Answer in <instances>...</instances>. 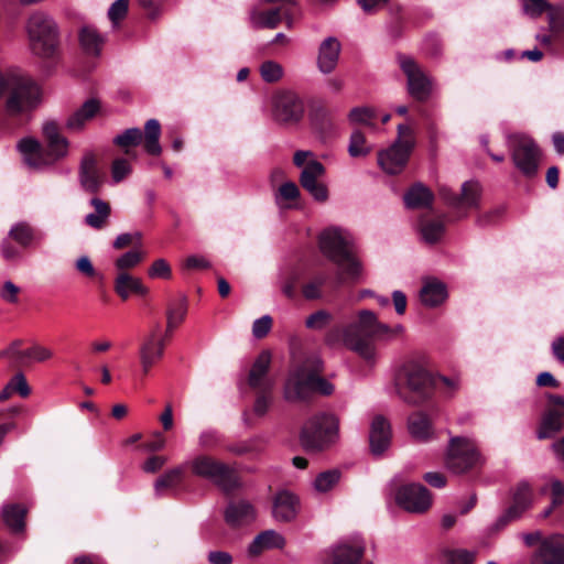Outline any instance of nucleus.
<instances>
[{"instance_id": "1", "label": "nucleus", "mask_w": 564, "mask_h": 564, "mask_svg": "<svg viewBox=\"0 0 564 564\" xmlns=\"http://www.w3.org/2000/svg\"><path fill=\"white\" fill-rule=\"evenodd\" d=\"M403 332L404 327L401 324L389 326L379 322L373 312L362 310L358 312L356 321L329 330L325 336V343L329 346L341 343L367 364L372 365L378 358L375 340H392Z\"/></svg>"}, {"instance_id": "2", "label": "nucleus", "mask_w": 564, "mask_h": 564, "mask_svg": "<svg viewBox=\"0 0 564 564\" xmlns=\"http://www.w3.org/2000/svg\"><path fill=\"white\" fill-rule=\"evenodd\" d=\"M4 94H8L6 107L10 116L29 113L41 102L40 87L13 70H0V97Z\"/></svg>"}, {"instance_id": "3", "label": "nucleus", "mask_w": 564, "mask_h": 564, "mask_svg": "<svg viewBox=\"0 0 564 564\" xmlns=\"http://www.w3.org/2000/svg\"><path fill=\"white\" fill-rule=\"evenodd\" d=\"M394 386L398 395L406 403L420 404L431 398L436 380L423 365L408 360L397 370Z\"/></svg>"}, {"instance_id": "4", "label": "nucleus", "mask_w": 564, "mask_h": 564, "mask_svg": "<svg viewBox=\"0 0 564 564\" xmlns=\"http://www.w3.org/2000/svg\"><path fill=\"white\" fill-rule=\"evenodd\" d=\"M31 52L42 58L54 56L58 46V25L52 15L36 10L25 23Z\"/></svg>"}, {"instance_id": "5", "label": "nucleus", "mask_w": 564, "mask_h": 564, "mask_svg": "<svg viewBox=\"0 0 564 564\" xmlns=\"http://www.w3.org/2000/svg\"><path fill=\"white\" fill-rule=\"evenodd\" d=\"M338 440L339 419L327 412H321L307 419L300 434L301 444L308 452L327 449Z\"/></svg>"}, {"instance_id": "6", "label": "nucleus", "mask_w": 564, "mask_h": 564, "mask_svg": "<svg viewBox=\"0 0 564 564\" xmlns=\"http://www.w3.org/2000/svg\"><path fill=\"white\" fill-rule=\"evenodd\" d=\"M444 463L451 473L463 475L481 467L485 458L471 438L453 436L448 441Z\"/></svg>"}, {"instance_id": "7", "label": "nucleus", "mask_w": 564, "mask_h": 564, "mask_svg": "<svg viewBox=\"0 0 564 564\" xmlns=\"http://www.w3.org/2000/svg\"><path fill=\"white\" fill-rule=\"evenodd\" d=\"M189 467L195 476L212 481L224 491H231L239 485L236 471L212 456L198 455L189 462Z\"/></svg>"}, {"instance_id": "8", "label": "nucleus", "mask_w": 564, "mask_h": 564, "mask_svg": "<svg viewBox=\"0 0 564 564\" xmlns=\"http://www.w3.org/2000/svg\"><path fill=\"white\" fill-rule=\"evenodd\" d=\"M398 139L387 150L378 153V164L388 174H399L405 167L414 147L412 131L406 124L398 126Z\"/></svg>"}, {"instance_id": "9", "label": "nucleus", "mask_w": 564, "mask_h": 564, "mask_svg": "<svg viewBox=\"0 0 564 564\" xmlns=\"http://www.w3.org/2000/svg\"><path fill=\"white\" fill-rule=\"evenodd\" d=\"M161 126L156 119H149L144 126V134L139 128L126 129L122 133L113 138V143L121 147L129 154V147L139 145L143 141L144 150L151 155H160L162 148L160 145Z\"/></svg>"}, {"instance_id": "10", "label": "nucleus", "mask_w": 564, "mask_h": 564, "mask_svg": "<svg viewBox=\"0 0 564 564\" xmlns=\"http://www.w3.org/2000/svg\"><path fill=\"white\" fill-rule=\"evenodd\" d=\"M398 62L400 68L406 76L409 95L417 101L427 100L432 94V79L412 57L399 55Z\"/></svg>"}, {"instance_id": "11", "label": "nucleus", "mask_w": 564, "mask_h": 564, "mask_svg": "<svg viewBox=\"0 0 564 564\" xmlns=\"http://www.w3.org/2000/svg\"><path fill=\"white\" fill-rule=\"evenodd\" d=\"M510 147L516 167L525 177H534L539 169L540 151L533 140L523 135L514 137Z\"/></svg>"}, {"instance_id": "12", "label": "nucleus", "mask_w": 564, "mask_h": 564, "mask_svg": "<svg viewBox=\"0 0 564 564\" xmlns=\"http://www.w3.org/2000/svg\"><path fill=\"white\" fill-rule=\"evenodd\" d=\"M312 391L329 395L334 391V386L317 373H311L305 378L295 375L290 377L285 383L284 398L288 401L304 400Z\"/></svg>"}, {"instance_id": "13", "label": "nucleus", "mask_w": 564, "mask_h": 564, "mask_svg": "<svg viewBox=\"0 0 564 564\" xmlns=\"http://www.w3.org/2000/svg\"><path fill=\"white\" fill-rule=\"evenodd\" d=\"M511 505L506 511L497 519L495 523L496 530H501L510 522H513L522 517L533 503V489L531 485L525 481H519L510 490Z\"/></svg>"}, {"instance_id": "14", "label": "nucleus", "mask_w": 564, "mask_h": 564, "mask_svg": "<svg viewBox=\"0 0 564 564\" xmlns=\"http://www.w3.org/2000/svg\"><path fill=\"white\" fill-rule=\"evenodd\" d=\"M305 112L301 97L292 90H281L272 97L273 118L282 123L299 122Z\"/></svg>"}, {"instance_id": "15", "label": "nucleus", "mask_w": 564, "mask_h": 564, "mask_svg": "<svg viewBox=\"0 0 564 564\" xmlns=\"http://www.w3.org/2000/svg\"><path fill=\"white\" fill-rule=\"evenodd\" d=\"M165 339L160 336V324L142 338L139 347L141 370L147 376L152 367L164 356Z\"/></svg>"}, {"instance_id": "16", "label": "nucleus", "mask_w": 564, "mask_h": 564, "mask_svg": "<svg viewBox=\"0 0 564 564\" xmlns=\"http://www.w3.org/2000/svg\"><path fill=\"white\" fill-rule=\"evenodd\" d=\"M395 499L401 508L412 513H423L432 505L429 489L420 484H410L401 487L397 492Z\"/></svg>"}, {"instance_id": "17", "label": "nucleus", "mask_w": 564, "mask_h": 564, "mask_svg": "<svg viewBox=\"0 0 564 564\" xmlns=\"http://www.w3.org/2000/svg\"><path fill=\"white\" fill-rule=\"evenodd\" d=\"M318 242L322 253L330 261L337 260L338 257L352 249L350 235L339 228L325 229L319 235Z\"/></svg>"}, {"instance_id": "18", "label": "nucleus", "mask_w": 564, "mask_h": 564, "mask_svg": "<svg viewBox=\"0 0 564 564\" xmlns=\"http://www.w3.org/2000/svg\"><path fill=\"white\" fill-rule=\"evenodd\" d=\"M364 553L362 540L341 541L327 550L324 564H360Z\"/></svg>"}, {"instance_id": "19", "label": "nucleus", "mask_w": 564, "mask_h": 564, "mask_svg": "<svg viewBox=\"0 0 564 564\" xmlns=\"http://www.w3.org/2000/svg\"><path fill=\"white\" fill-rule=\"evenodd\" d=\"M440 194L453 208H476L480 200L481 187L478 182L467 181L462 185L460 195H456L446 186L440 188Z\"/></svg>"}, {"instance_id": "20", "label": "nucleus", "mask_w": 564, "mask_h": 564, "mask_svg": "<svg viewBox=\"0 0 564 564\" xmlns=\"http://www.w3.org/2000/svg\"><path fill=\"white\" fill-rule=\"evenodd\" d=\"M78 181L84 191L96 194L102 185V174L99 171L98 162L93 151H86L80 160Z\"/></svg>"}, {"instance_id": "21", "label": "nucleus", "mask_w": 564, "mask_h": 564, "mask_svg": "<svg viewBox=\"0 0 564 564\" xmlns=\"http://www.w3.org/2000/svg\"><path fill=\"white\" fill-rule=\"evenodd\" d=\"M271 355L269 351H262L250 369L248 384L256 391L273 390L275 381L269 377Z\"/></svg>"}, {"instance_id": "22", "label": "nucleus", "mask_w": 564, "mask_h": 564, "mask_svg": "<svg viewBox=\"0 0 564 564\" xmlns=\"http://www.w3.org/2000/svg\"><path fill=\"white\" fill-rule=\"evenodd\" d=\"M370 449L373 455H381L391 443V426L382 415L373 417L369 432Z\"/></svg>"}, {"instance_id": "23", "label": "nucleus", "mask_w": 564, "mask_h": 564, "mask_svg": "<svg viewBox=\"0 0 564 564\" xmlns=\"http://www.w3.org/2000/svg\"><path fill=\"white\" fill-rule=\"evenodd\" d=\"M224 516L228 525L238 528L252 523L256 520L257 512L249 501L236 500L228 503Z\"/></svg>"}, {"instance_id": "24", "label": "nucleus", "mask_w": 564, "mask_h": 564, "mask_svg": "<svg viewBox=\"0 0 564 564\" xmlns=\"http://www.w3.org/2000/svg\"><path fill=\"white\" fill-rule=\"evenodd\" d=\"M337 267L336 283L357 282L362 274V265L352 249L333 261Z\"/></svg>"}, {"instance_id": "25", "label": "nucleus", "mask_w": 564, "mask_h": 564, "mask_svg": "<svg viewBox=\"0 0 564 564\" xmlns=\"http://www.w3.org/2000/svg\"><path fill=\"white\" fill-rule=\"evenodd\" d=\"M99 111L100 101L96 98H90L67 118L65 127L70 132H80Z\"/></svg>"}, {"instance_id": "26", "label": "nucleus", "mask_w": 564, "mask_h": 564, "mask_svg": "<svg viewBox=\"0 0 564 564\" xmlns=\"http://www.w3.org/2000/svg\"><path fill=\"white\" fill-rule=\"evenodd\" d=\"M340 50L341 45L334 36H329L321 43L317 66L323 74H329L336 68Z\"/></svg>"}, {"instance_id": "27", "label": "nucleus", "mask_w": 564, "mask_h": 564, "mask_svg": "<svg viewBox=\"0 0 564 564\" xmlns=\"http://www.w3.org/2000/svg\"><path fill=\"white\" fill-rule=\"evenodd\" d=\"M113 289L122 301H127L131 295L144 296L149 292V289L139 278L128 272H118Z\"/></svg>"}, {"instance_id": "28", "label": "nucleus", "mask_w": 564, "mask_h": 564, "mask_svg": "<svg viewBox=\"0 0 564 564\" xmlns=\"http://www.w3.org/2000/svg\"><path fill=\"white\" fill-rule=\"evenodd\" d=\"M538 556L542 564H564V535L556 534L543 540Z\"/></svg>"}, {"instance_id": "29", "label": "nucleus", "mask_w": 564, "mask_h": 564, "mask_svg": "<svg viewBox=\"0 0 564 564\" xmlns=\"http://www.w3.org/2000/svg\"><path fill=\"white\" fill-rule=\"evenodd\" d=\"M297 498L289 491H280L273 501V517L278 521L289 522L293 520L297 513Z\"/></svg>"}, {"instance_id": "30", "label": "nucleus", "mask_w": 564, "mask_h": 564, "mask_svg": "<svg viewBox=\"0 0 564 564\" xmlns=\"http://www.w3.org/2000/svg\"><path fill=\"white\" fill-rule=\"evenodd\" d=\"M18 150L23 155L24 162L33 169L45 167L44 149L34 138H23L18 143Z\"/></svg>"}, {"instance_id": "31", "label": "nucleus", "mask_w": 564, "mask_h": 564, "mask_svg": "<svg viewBox=\"0 0 564 564\" xmlns=\"http://www.w3.org/2000/svg\"><path fill=\"white\" fill-rule=\"evenodd\" d=\"M78 39L84 52L91 56H98L100 54L106 41V37L90 24L80 28Z\"/></svg>"}, {"instance_id": "32", "label": "nucleus", "mask_w": 564, "mask_h": 564, "mask_svg": "<svg viewBox=\"0 0 564 564\" xmlns=\"http://www.w3.org/2000/svg\"><path fill=\"white\" fill-rule=\"evenodd\" d=\"M564 429V410L549 409L541 421L538 430V438L553 437Z\"/></svg>"}, {"instance_id": "33", "label": "nucleus", "mask_w": 564, "mask_h": 564, "mask_svg": "<svg viewBox=\"0 0 564 564\" xmlns=\"http://www.w3.org/2000/svg\"><path fill=\"white\" fill-rule=\"evenodd\" d=\"M8 237L23 248L39 246L42 239L41 235L25 221L14 224L10 228Z\"/></svg>"}, {"instance_id": "34", "label": "nucleus", "mask_w": 564, "mask_h": 564, "mask_svg": "<svg viewBox=\"0 0 564 564\" xmlns=\"http://www.w3.org/2000/svg\"><path fill=\"white\" fill-rule=\"evenodd\" d=\"M285 545V539L274 530H265L258 534L249 545L251 555H259L263 550L282 549Z\"/></svg>"}, {"instance_id": "35", "label": "nucleus", "mask_w": 564, "mask_h": 564, "mask_svg": "<svg viewBox=\"0 0 564 564\" xmlns=\"http://www.w3.org/2000/svg\"><path fill=\"white\" fill-rule=\"evenodd\" d=\"M90 205L94 207V212L85 216V224L94 229L104 228L111 215L110 204L99 197H93Z\"/></svg>"}, {"instance_id": "36", "label": "nucleus", "mask_w": 564, "mask_h": 564, "mask_svg": "<svg viewBox=\"0 0 564 564\" xmlns=\"http://www.w3.org/2000/svg\"><path fill=\"white\" fill-rule=\"evenodd\" d=\"M447 297V290L444 283L432 280L424 283L420 291L421 302L429 307L441 305Z\"/></svg>"}, {"instance_id": "37", "label": "nucleus", "mask_w": 564, "mask_h": 564, "mask_svg": "<svg viewBox=\"0 0 564 564\" xmlns=\"http://www.w3.org/2000/svg\"><path fill=\"white\" fill-rule=\"evenodd\" d=\"M404 204L408 208L417 209L430 207L433 203V193L422 183H416L404 194Z\"/></svg>"}, {"instance_id": "38", "label": "nucleus", "mask_w": 564, "mask_h": 564, "mask_svg": "<svg viewBox=\"0 0 564 564\" xmlns=\"http://www.w3.org/2000/svg\"><path fill=\"white\" fill-rule=\"evenodd\" d=\"M409 432L415 440L426 442L434 432L429 416L423 412H415L408 420Z\"/></svg>"}, {"instance_id": "39", "label": "nucleus", "mask_w": 564, "mask_h": 564, "mask_svg": "<svg viewBox=\"0 0 564 564\" xmlns=\"http://www.w3.org/2000/svg\"><path fill=\"white\" fill-rule=\"evenodd\" d=\"M26 509L19 503L4 505L2 507V519L12 532H22L25 527Z\"/></svg>"}, {"instance_id": "40", "label": "nucleus", "mask_w": 564, "mask_h": 564, "mask_svg": "<svg viewBox=\"0 0 564 564\" xmlns=\"http://www.w3.org/2000/svg\"><path fill=\"white\" fill-rule=\"evenodd\" d=\"M283 10L275 8L268 11H252L251 25L256 29H275L282 21Z\"/></svg>"}, {"instance_id": "41", "label": "nucleus", "mask_w": 564, "mask_h": 564, "mask_svg": "<svg viewBox=\"0 0 564 564\" xmlns=\"http://www.w3.org/2000/svg\"><path fill=\"white\" fill-rule=\"evenodd\" d=\"M45 142L47 148L46 151H44L45 167L53 165L68 155L69 141L65 137L61 135Z\"/></svg>"}, {"instance_id": "42", "label": "nucleus", "mask_w": 564, "mask_h": 564, "mask_svg": "<svg viewBox=\"0 0 564 564\" xmlns=\"http://www.w3.org/2000/svg\"><path fill=\"white\" fill-rule=\"evenodd\" d=\"M187 313V300L185 295H178L169 302L166 317L169 321V328L177 327L184 319Z\"/></svg>"}, {"instance_id": "43", "label": "nucleus", "mask_w": 564, "mask_h": 564, "mask_svg": "<svg viewBox=\"0 0 564 564\" xmlns=\"http://www.w3.org/2000/svg\"><path fill=\"white\" fill-rule=\"evenodd\" d=\"M184 469L182 467H174L165 471L154 482V491L160 496L164 489L175 488L181 484Z\"/></svg>"}, {"instance_id": "44", "label": "nucleus", "mask_w": 564, "mask_h": 564, "mask_svg": "<svg viewBox=\"0 0 564 564\" xmlns=\"http://www.w3.org/2000/svg\"><path fill=\"white\" fill-rule=\"evenodd\" d=\"M325 173L324 165L316 161L312 160L310 161L304 169L301 172L300 175V183L302 187H308L310 185H314L316 183H319L318 178L322 177Z\"/></svg>"}, {"instance_id": "45", "label": "nucleus", "mask_w": 564, "mask_h": 564, "mask_svg": "<svg viewBox=\"0 0 564 564\" xmlns=\"http://www.w3.org/2000/svg\"><path fill=\"white\" fill-rule=\"evenodd\" d=\"M53 350L40 344H33L31 347L23 349L22 366H28L31 362H44L53 357Z\"/></svg>"}, {"instance_id": "46", "label": "nucleus", "mask_w": 564, "mask_h": 564, "mask_svg": "<svg viewBox=\"0 0 564 564\" xmlns=\"http://www.w3.org/2000/svg\"><path fill=\"white\" fill-rule=\"evenodd\" d=\"M377 118V112L372 107H355L348 113V120L350 123L355 124H364L368 127H375V119Z\"/></svg>"}, {"instance_id": "47", "label": "nucleus", "mask_w": 564, "mask_h": 564, "mask_svg": "<svg viewBox=\"0 0 564 564\" xmlns=\"http://www.w3.org/2000/svg\"><path fill=\"white\" fill-rule=\"evenodd\" d=\"M144 258V252L138 248L124 252L115 261L118 272H127V270L137 267Z\"/></svg>"}, {"instance_id": "48", "label": "nucleus", "mask_w": 564, "mask_h": 564, "mask_svg": "<svg viewBox=\"0 0 564 564\" xmlns=\"http://www.w3.org/2000/svg\"><path fill=\"white\" fill-rule=\"evenodd\" d=\"M340 479V473L337 469H330L317 475L314 480V488L318 492H327L333 489Z\"/></svg>"}, {"instance_id": "49", "label": "nucleus", "mask_w": 564, "mask_h": 564, "mask_svg": "<svg viewBox=\"0 0 564 564\" xmlns=\"http://www.w3.org/2000/svg\"><path fill=\"white\" fill-rule=\"evenodd\" d=\"M420 229L424 241L434 243L442 237L444 224L441 220L421 221Z\"/></svg>"}, {"instance_id": "50", "label": "nucleus", "mask_w": 564, "mask_h": 564, "mask_svg": "<svg viewBox=\"0 0 564 564\" xmlns=\"http://www.w3.org/2000/svg\"><path fill=\"white\" fill-rule=\"evenodd\" d=\"M371 148L367 144L364 133L355 130L349 140L348 152L352 158L366 156Z\"/></svg>"}, {"instance_id": "51", "label": "nucleus", "mask_w": 564, "mask_h": 564, "mask_svg": "<svg viewBox=\"0 0 564 564\" xmlns=\"http://www.w3.org/2000/svg\"><path fill=\"white\" fill-rule=\"evenodd\" d=\"M332 319L333 316L328 311L318 310L306 317L305 326L312 330H322L330 324Z\"/></svg>"}, {"instance_id": "52", "label": "nucleus", "mask_w": 564, "mask_h": 564, "mask_svg": "<svg viewBox=\"0 0 564 564\" xmlns=\"http://www.w3.org/2000/svg\"><path fill=\"white\" fill-rule=\"evenodd\" d=\"M260 74L265 83H275L283 77V67L274 61H265L260 66Z\"/></svg>"}, {"instance_id": "53", "label": "nucleus", "mask_w": 564, "mask_h": 564, "mask_svg": "<svg viewBox=\"0 0 564 564\" xmlns=\"http://www.w3.org/2000/svg\"><path fill=\"white\" fill-rule=\"evenodd\" d=\"M142 241V235L140 231L134 232H124L115 239L112 247L117 250L133 246L134 248H138L141 246Z\"/></svg>"}, {"instance_id": "54", "label": "nucleus", "mask_w": 564, "mask_h": 564, "mask_svg": "<svg viewBox=\"0 0 564 564\" xmlns=\"http://www.w3.org/2000/svg\"><path fill=\"white\" fill-rule=\"evenodd\" d=\"M132 169L127 159L119 158L116 159L111 164V177L115 183L121 182L123 178H126L130 173Z\"/></svg>"}, {"instance_id": "55", "label": "nucleus", "mask_w": 564, "mask_h": 564, "mask_svg": "<svg viewBox=\"0 0 564 564\" xmlns=\"http://www.w3.org/2000/svg\"><path fill=\"white\" fill-rule=\"evenodd\" d=\"M300 196L299 187L294 182L283 183L275 194V202L281 205L283 200H294Z\"/></svg>"}, {"instance_id": "56", "label": "nucleus", "mask_w": 564, "mask_h": 564, "mask_svg": "<svg viewBox=\"0 0 564 564\" xmlns=\"http://www.w3.org/2000/svg\"><path fill=\"white\" fill-rule=\"evenodd\" d=\"M272 391L273 390L257 391V398L253 404V412L256 415L263 416L268 412L273 400Z\"/></svg>"}, {"instance_id": "57", "label": "nucleus", "mask_w": 564, "mask_h": 564, "mask_svg": "<svg viewBox=\"0 0 564 564\" xmlns=\"http://www.w3.org/2000/svg\"><path fill=\"white\" fill-rule=\"evenodd\" d=\"M129 0H116L108 9V18L113 25L126 18L128 12Z\"/></svg>"}, {"instance_id": "58", "label": "nucleus", "mask_w": 564, "mask_h": 564, "mask_svg": "<svg viewBox=\"0 0 564 564\" xmlns=\"http://www.w3.org/2000/svg\"><path fill=\"white\" fill-rule=\"evenodd\" d=\"M549 7L550 3L546 0H522L523 12L531 18L540 17Z\"/></svg>"}, {"instance_id": "59", "label": "nucleus", "mask_w": 564, "mask_h": 564, "mask_svg": "<svg viewBox=\"0 0 564 564\" xmlns=\"http://www.w3.org/2000/svg\"><path fill=\"white\" fill-rule=\"evenodd\" d=\"M446 564H473L475 555L467 550H454L445 553Z\"/></svg>"}, {"instance_id": "60", "label": "nucleus", "mask_w": 564, "mask_h": 564, "mask_svg": "<svg viewBox=\"0 0 564 564\" xmlns=\"http://www.w3.org/2000/svg\"><path fill=\"white\" fill-rule=\"evenodd\" d=\"M8 384L9 389L13 390V393H19L22 398H26L31 393L26 378L22 372L15 373Z\"/></svg>"}, {"instance_id": "61", "label": "nucleus", "mask_w": 564, "mask_h": 564, "mask_svg": "<svg viewBox=\"0 0 564 564\" xmlns=\"http://www.w3.org/2000/svg\"><path fill=\"white\" fill-rule=\"evenodd\" d=\"M20 288L15 285L12 281H6L0 289V297L11 304H15L19 301Z\"/></svg>"}, {"instance_id": "62", "label": "nucleus", "mask_w": 564, "mask_h": 564, "mask_svg": "<svg viewBox=\"0 0 564 564\" xmlns=\"http://www.w3.org/2000/svg\"><path fill=\"white\" fill-rule=\"evenodd\" d=\"M551 29H564V9L562 7H553L550 4L546 10Z\"/></svg>"}, {"instance_id": "63", "label": "nucleus", "mask_w": 564, "mask_h": 564, "mask_svg": "<svg viewBox=\"0 0 564 564\" xmlns=\"http://www.w3.org/2000/svg\"><path fill=\"white\" fill-rule=\"evenodd\" d=\"M272 327V318L269 315H264L253 322L252 335L256 338H263L268 335Z\"/></svg>"}, {"instance_id": "64", "label": "nucleus", "mask_w": 564, "mask_h": 564, "mask_svg": "<svg viewBox=\"0 0 564 564\" xmlns=\"http://www.w3.org/2000/svg\"><path fill=\"white\" fill-rule=\"evenodd\" d=\"M148 273H149V276L154 278V279L155 278L169 279L171 276V268L164 259H158L150 267Z\"/></svg>"}]
</instances>
